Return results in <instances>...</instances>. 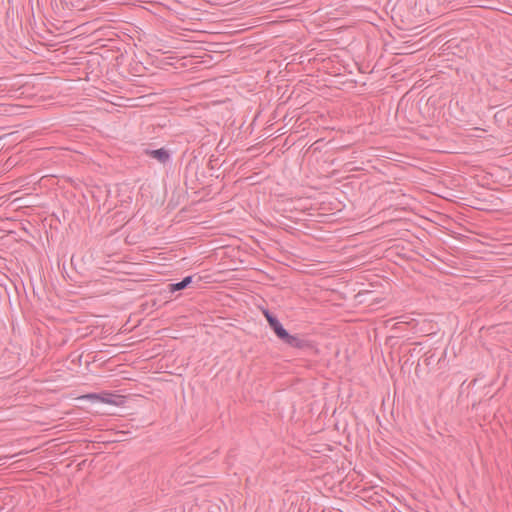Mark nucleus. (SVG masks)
Segmentation results:
<instances>
[{
	"instance_id": "7ed1b4c3",
	"label": "nucleus",
	"mask_w": 512,
	"mask_h": 512,
	"mask_svg": "<svg viewBox=\"0 0 512 512\" xmlns=\"http://www.w3.org/2000/svg\"><path fill=\"white\" fill-rule=\"evenodd\" d=\"M271 329L277 335V337L282 340L284 343L288 340L291 334L283 327L281 322H268Z\"/></svg>"
},
{
	"instance_id": "423d86ee",
	"label": "nucleus",
	"mask_w": 512,
	"mask_h": 512,
	"mask_svg": "<svg viewBox=\"0 0 512 512\" xmlns=\"http://www.w3.org/2000/svg\"><path fill=\"white\" fill-rule=\"evenodd\" d=\"M112 333V327H107L106 324H104L102 326V330H101V338H106L108 337L110 334Z\"/></svg>"
},
{
	"instance_id": "9b49d317",
	"label": "nucleus",
	"mask_w": 512,
	"mask_h": 512,
	"mask_svg": "<svg viewBox=\"0 0 512 512\" xmlns=\"http://www.w3.org/2000/svg\"><path fill=\"white\" fill-rule=\"evenodd\" d=\"M264 315H265V317H266V319H267L268 321L273 320V319H272V317L268 314V312H266V311H265V312H264Z\"/></svg>"
},
{
	"instance_id": "f03ea898",
	"label": "nucleus",
	"mask_w": 512,
	"mask_h": 512,
	"mask_svg": "<svg viewBox=\"0 0 512 512\" xmlns=\"http://www.w3.org/2000/svg\"><path fill=\"white\" fill-rule=\"evenodd\" d=\"M191 512H221L220 507L210 500H202L192 506Z\"/></svg>"
},
{
	"instance_id": "f257e3e1",
	"label": "nucleus",
	"mask_w": 512,
	"mask_h": 512,
	"mask_svg": "<svg viewBox=\"0 0 512 512\" xmlns=\"http://www.w3.org/2000/svg\"><path fill=\"white\" fill-rule=\"evenodd\" d=\"M285 344L292 348H297L300 350H310L314 348L312 341L294 335H290Z\"/></svg>"
},
{
	"instance_id": "6e6552de",
	"label": "nucleus",
	"mask_w": 512,
	"mask_h": 512,
	"mask_svg": "<svg viewBox=\"0 0 512 512\" xmlns=\"http://www.w3.org/2000/svg\"><path fill=\"white\" fill-rule=\"evenodd\" d=\"M185 288V284L181 281L179 283L171 284L170 290L171 291H178Z\"/></svg>"
},
{
	"instance_id": "39448f33",
	"label": "nucleus",
	"mask_w": 512,
	"mask_h": 512,
	"mask_svg": "<svg viewBox=\"0 0 512 512\" xmlns=\"http://www.w3.org/2000/svg\"><path fill=\"white\" fill-rule=\"evenodd\" d=\"M398 323L399 322H396L390 329L391 331V335L389 336L390 338H396V337H400L399 336V331L401 329L400 326H398Z\"/></svg>"
},
{
	"instance_id": "0eeeda50",
	"label": "nucleus",
	"mask_w": 512,
	"mask_h": 512,
	"mask_svg": "<svg viewBox=\"0 0 512 512\" xmlns=\"http://www.w3.org/2000/svg\"><path fill=\"white\" fill-rule=\"evenodd\" d=\"M129 323H130L129 321H126V322L124 323V325H122L121 327H119V332H121V333H125L126 331H131V330L135 329V328L138 326V325H133V326H131V327H128V324H129Z\"/></svg>"
},
{
	"instance_id": "9d476101",
	"label": "nucleus",
	"mask_w": 512,
	"mask_h": 512,
	"mask_svg": "<svg viewBox=\"0 0 512 512\" xmlns=\"http://www.w3.org/2000/svg\"><path fill=\"white\" fill-rule=\"evenodd\" d=\"M182 282L185 284V287H187L191 283V277L188 276L182 280Z\"/></svg>"
},
{
	"instance_id": "1a4fd4ad",
	"label": "nucleus",
	"mask_w": 512,
	"mask_h": 512,
	"mask_svg": "<svg viewBox=\"0 0 512 512\" xmlns=\"http://www.w3.org/2000/svg\"><path fill=\"white\" fill-rule=\"evenodd\" d=\"M156 157H158L160 160H165L167 158L166 152L162 150H157L153 152Z\"/></svg>"
},
{
	"instance_id": "20e7f679",
	"label": "nucleus",
	"mask_w": 512,
	"mask_h": 512,
	"mask_svg": "<svg viewBox=\"0 0 512 512\" xmlns=\"http://www.w3.org/2000/svg\"><path fill=\"white\" fill-rule=\"evenodd\" d=\"M116 396L113 394H105L104 396H101L96 393L88 394L85 396V398L88 399H99L101 402L106 404H117V402L114 400Z\"/></svg>"
}]
</instances>
